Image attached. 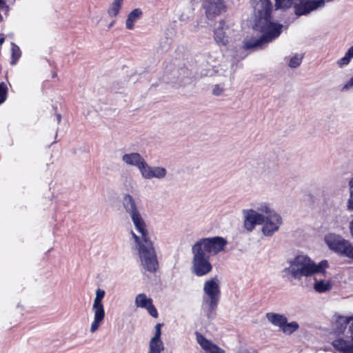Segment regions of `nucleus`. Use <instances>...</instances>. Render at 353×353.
<instances>
[{
  "instance_id": "nucleus-1",
  "label": "nucleus",
  "mask_w": 353,
  "mask_h": 353,
  "mask_svg": "<svg viewBox=\"0 0 353 353\" xmlns=\"http://www.w3.org/2000/svg\"><path fill=\"white\" fill-rule=\"evenodd\" d=\"M255 15L254 28L263 33L258 39L245 40L243 48L249 50L261 47L271 42L281 33L283 25L271 19L272 4L270 0H252Z\"/></svg>"
},
{
  "instance_id": "nucleus-2",
  "label": "nucleus",
  "mask_w": 353,
  "mask_h": 353,
  "mask_svg": "<svg viewBox=\"0 0 353 353\" xmlns=\"http://www.w3.org/2000/svg\"><path fill=\"white\" fill-rule=\"evenodd\" d=\"M228 244L221 236L202 238L192 246V272L197 276H203L212 270L210 259L223 251Z\"/></svg>"
},
{
  "instance_id": "nucleus-3",
  "label": "nucleus",
  "mask_w": 353,
  "mask_h": 353,
  "mask_svg": "<svg viewBox=\"0 0 353 353\" xmlns=\"http://www.w3.org/2000/svg\"><path fill=\"white\" fill-rule=\"evenodd\" d=\"M288 263L290 266L285 268L282 272L283 277L289 281L300 280L303 276H310L314 272H319V270L323 267H328V263L325 260L316 264L308 256L303 255L296 256L294 259L288 261Z\"/></svg>"
},
{
  "instance_id": "nucleus-4",
  "label": "nucleus",
  "mask_w": 353,
  "mask_h": 353,
  "mask_svg": "<svg viewBox=\"0 0 353 353\" xmlns=\"http://www.w3.org/2000/svg\"><path fill=\"white\" fill-rule=\"evenodd\" d=\"M132 237L137 245V250L143 268L150 272H155L158 268V261L154 248L147 233L145 241L142 235L139 236L132 232Z\"/></svg>"
},
{
  "instance_id": "nucleus-5",
  "label": "nucleus",
  "mask_w": 353,
  "mask_h": 353,
  "mask_svg": "<svg viewBox=\"0 0 353 353\" xmlns=\"http://www.w3.org/2000/svg\"><path fill=\"white\" fill-rule=\"evenodd\" d=\"M256 210L263 213L265 221L262 227V232L266 236H272L279 230L282 224V218L266 203H261L256 205Z\"/></svg>"
},
{
  "instance_id": "nucleus-6",
  "label": "nucleus",
  "mask_w": 353,
  "mask_h": 353,
  "mask_svg": "<svg viewBox=\"0 0 353 353\" xmlns=\"http://www.w3.org/2000/svg\"><path fill=\"white\" fill-rule=\"evenodd\" d=\"M105 296V291L100 288L96 291V296L94 300L92 310L94 312V321L90 326V332H95L103 323L105 318V310L102 300Z\"/></svg>"
},
{
  "instance_id": "nucleus-7",
  "label": "nucleus",
  "mask_w": 353,
  "mask_h": 353,
  "mask_svg": "<svg viewBox=\"0 0 353 353\" xmlns=\"http://www.w3.org/2000/svg\"><path fill=\"white\" fill-rule=\"evenodd\" d=\"M325 241L332 250L345 256H348L349 250L352 247V245L348 241L343 239L339 235L329 234L325 236Z\"/></svg>"
},
{
  "instance_id": "nucleus-8",
  "label": "nucleus",
  "mask_w": 353,
  "mask_h": 353,
  "mask_svg": "<svg viewBox=\"0 0 353 353\" xmlns=\"http://www.w3.org/2000/svg\"><path fill=\"white\" fill-rule=\"evenodd\" d=\"M243 214L244 215V228L249 232H252L256 225H261L265 221L263 213L256 210V205L255 206V210H243Z\"/></svg>"
},
{
  "instance_id": "nucleus-9",
  "label": "nucleus",
  "mask_w": 353,
  "mask_h": 353,
  "mask_svg": "<svg viewBox=\"0 0 353 353\" xmlns=\"http://www.w3.org/2000/svg\"><path fill=\"white\" fill-rule=\"evenodd\" d=\"M325 5V0H300L294 6V12L298 16L305 15Z\"/></svg>"
},
{
  "instance_id": "nucleus-10",
  "label": "nucleus",
  "mask_w": 353,
  "mask_h": 353,
  "mask_svg": "<svg viewBox=\"0 0 353 353\" xmlns=\"http://www.w3.org/2000/svg\"><path fill=\"white\" fill-rule=\"evenodd\" d=\"M323 267L318 272H314V289L319 293L330 291L332 289V283L330 279H325V268Z\"/></svg>"
},
{
  "instance_id": "nucleus-11",
  "label": "nucleus",
  "mask_w": 353,
  "mask_h": 353,
  "mask_svg": "<svg viewBox=\"0 0 353 353\" xmlns=\"http://www.w3.org/2000/svg\"><path fill=\"white\" fill-rule=\"evenodd\" d=\"M203 7L207 18L210 20L219 15L225 8L222 0H205L203 2Z\"/></svg>"
},
{
  "instance_id": "nucleus-12",
  "label": "nucleus",
  "mask_w": 353,
  "mask_h": 353,
  "mask_svg": "<svg viewBox=\"0 0 353 353\" xmlns=\"http://www.w3.org/2000/svg\"><path fill=\"white\" fill-rule=\"evenodd\" d=\"M203 292L205 296L203 299L219 301L221 291L219 283L215 279L208 280L204 283Z\"/></svg>"
},
{
  "instance_id": "nucleus-13",
  "label": "nucleus",
  "mask_w": 353,
  "mask_h": 353,
  "mask_svg": "<svg viewBox=\"0 0 353 353\" xmlns=\"http://www.w3.org/2000/svg\"><path fill=\"white\" fill-rule=\"evenodd\" d=\"M167 175V170L161 166H150L146 163L145 168L141 173L143 179L150 180L156 178L159 180L163 179Z\"/></svg>"
},
{
  "instance_id": "nucleus-14",
  "label": "nucleus",
  "mask_w": 353,
  "mask_h": 353,
  "mask_svg": "<svg viewBox=\"0 0 353 353\" xmlns=\"http://www.w3.org/2000/svg\"><path fill=\"white\" fill-rule=\"evenodd\" d=\"M121 159L126 165L137 168L141 174L147 163L144 158L138 152L125 154L122 156Z\"/></svg>"
},
{
  "instance_id": "nucleus-15",
  "label": "nucleus",
  "mask_w": 353,
  "mask_h": 353,
  "mask_svg": "<svg viewBox=\"0 0 353 353\" xmlns=\"http://www.w3.org/2000/svg\"><path fill=\"white\" fill-rule=\"evenodd\" d=\"M196 341L200 345L205 353H225V350L217 345L207 339L203 335L196 332Z\"/></svg>"
},
{
  "instance_id": "nucleus-16",
  "label": "nucleus",
  "mask_w": 353,
  "mask_h": 353,
  "mask_svg": "<svg viewBox=\"0 0 353 353\" xmlns=\"http://www.w3.org/2000/svg\"><path fill=\"white\" fill-rule=\"evenodd\" d=\"M349 331L353 341V323L350 326ZM333 347L341 353H353V343L343 339H337L332 342Z\"/></svg>"
},
{
  "instance_id": "nucleus-17",
  "label": "nucleus",
  "mask_w": 353,
  "mask_h": 353,
  "mask_svg": "<svg viewBox=\"0 0 353 353\" xmlns=\"http://www.w3.org/2000/svg\"><path fill=\"white\" fill-rule=\"evenodd\" d=\"M228 26L225 25L224 21L221 20L219 23V26L214 31V38L219 45L226 46L228 43V36L227 30Z\"/></svg>"
},
{
  "instance_id": "nucleus-18",
  "label": "nucleus",
  "mask_w": 353,
  "mask_h": 353,
  "mask_svg": "<svg viewBox=\"0 0 353 353\" xmlns=\"http://www.w3.org/2000/svg\"><path fill=\"white\" fill-rule=\"evenodd\" d=\"M219 301L203 299L201 310L208 319H212L214 318Z\"/></svg>"
},
{
  "instance_id": "nucleus-19",
  "label": "nucleus",
  "mask_w": 353,
  "mask_h": 353,
  "mask_svg": "<svg viewBox=\"0 0 353 353\" xmlns=\"http://www.w3.org/2000/svg\"><path fill=\"white\" fill-rule=\"evenodd\" d=\"M122 204L130 216L140 213L134 199L129 194H125L122 199Z\"/></svg>"
},
{
  "instance_id": "nucleus-20",
  "label": "nucleus",
  "mask_w": 353,
  "mask_h": 353,
  "mask_svg": "<svg viewBox=\"0 0 353 353\" xmlns=\"http://www.w3.org/2000/svg\"><path fill=\"white\" fill-rule=\"evenodd\" d=\"M130 218L135 229L140 234L142 235L143 240L145 241L147 238V233H148V232L146 229V224L142 218L141 213L131 216Z\"/></svg>"
},
{
  "instance_id": "nucleus-21",
  "label": "nucleus",
  "mask_w": 353,
  "mask_h": 353,
  "mask_svg": "<svg viewBox=\"0 0 353 353\" xmlns=\"http://www.w3.org/2000/svg\"><path fill=\"white\" fill-rule=\"evenodd\" d=\"M268 321L274 326L279 327L281 330L285 323H287V317L283 314L268 312L265 314Z\"/></svg>"
},
{
  "instance_id": "nucleus-22",
  "label": "nucleus",
  "mask_w": 353,
  "mask_h": 353,
  "mask_svg": "<svg viewBox=\"0 0 353 353\" xmlns=\"http://www.w3.org/2000/svg\"><path fill=\"white\" fill-rule=\"evenodd\" d=\"M353 320V316L347 317L339 316L335 323V332L337 334L343 333L346 329L347 325Z\"/></svg>"
},
{
  "instance_id": "nucleus-23",
  "label": "nucleus",
  "mask_w": 353,
  "mask_h": 353,
  "mask_svg": "<svg viewBox=\"0 0 353 353\" xmlns=\"http://www.w3.org/2000/svg\"><path fill=\"white\" fill-rule=\"evenodd\" d=\"M143 14V12L140 8H135L132 10L128 15L126 19V28L129 30H132L134 28V23L138 19H139Z\"/></svg>"
},
{
  "instance_id": "nucleus-24",
  "label": "nucleus",
  "mask_w": 353,
  "mask_h": 353,
  "mask_svg": "<svg viewBox=\"0 0 353 353\" xmlns=\"http://www.w3.org/2000/svg\"><path fill=\"white\" fill-rule=\"evenodd\" d=\"M178 74L177 77L174 80H172L171 83L174 85H178L179 86L183 85L186 83V80L185 79V77H188L190 73L187 68H183L176 71H174V75Z\"/></svg>"
},
{
  "instance_id": "nucleus-25",
  "label": "nucleus",
  "mask_w": 353,
  "mask_h": 353,
  "mask_svg": "<svg viewBox=\"0 0 353 353\" xmlns=\"http://www.w3.org/2000/svg\"><path fill=\"white\" fill-rule=\"evenodd\" d=\"M152 303L151 298H148L146 294L141 293L137 295L134 304L137 307L146 308L148 306Z\"/></svg>"
},
{
  "instance_id": "nucleus-26",
  "label": "nucleus",
  "mask_w": 353,
  "mask_h": 353,
  "mask_svg": "<svg viewBox=\"0 0 353 353\" xmlns=\"http://www.w3.org/2000/svg\"><path fill=\"white\" fill-rule=\"evenodd\" d=\"M163 350L164 345L161 339L150 340L148 353H161Z\"/></svg>"
},
{
  "instance_id": "nucleus-27",
  "label": "nucleus",
  "mask_w": 353,
  "mask_h": 353,
  "mask_svg": "<svg viewBox=\"0 0 353 353\" xmlns=\"http://www.w3.org/2000/svg\"><path fill=\"white\" fill-rule=\"evenodd\" d=\"M299 329V325L296 321L285 323L281 330L284 334L290 335Z\"/></svg>"
},
{
  "instance_id": "nucleus-28",
  "label": "nucleus",
  "mask_w": 353,
  "mask_h": 353,
  "mask_svg": "<svg viewBox=\"0 0 353 353\" xmlns=\"http://www.w3.org/2000/svg\"><path fill=\"white\" fill-rule=\"evenodd\" d=\"M123 0H114L110 5L108 13L110 17H116L122 6Z\"/></svg>"
},
{
  "instance_id": "nucleus-29",
  "label": "nucleus",
  "mask_w": 353,
  "mask_h": 353,
  "mask_svg": "<svg viewBox=\"0 0 353 353\" xmlns=\"http://www.w3.org/2000/svg\"><path fill=\"white\" fill-rule=\"evenodd\" d=\"M12 61L10 62L11 65H15L17 60L20 58L21 52L19 46H17L14 43H12Z\"/></svg>"
},
{
  "instance_id": "nucleus-30",
  "label": "nucleus",
  "mask_w": 353,
  "mask_h": 353,
  "mask_svg": "<svg viewBox=\"0 0 353 353\" xmlns=\"http://www.w3.org/2000/svg\"><path fill=\"white\" fill-rule=\"evenodd\" d=\"M294 0H275L276 9H288L290 8Z\"/></svg>"
},
{
  "instance_id": "nucleus-31",
  "label": "nucleus",
  "mask_w": 353,
  "mask_h": 353,
  "mask_svg": "<svg viewBox=\"0 0 353 353\" xmlns=\"http://www.w3.org/2000/svg\"><path fill=\"white\" fill-rule=\"evenodd\" d=\"M303 56L302 54H296L289 61L288 65L292 68H296L300 65L302 62Z\"/></svg>"
},
{
  "instance_id": "nucleus-32",
  "label": "nucleus",
  "mask_w": 353,
  "mask_h": 353,
  "mask_svg": "<svg viewBox=\"0 0 353 353\" xmlns=\"http://www.w3.org/2000/svg\"><path fill=\"white\" fill-rule=\"evenodd\" d=\"M350 197L347 202V208L350 211H353V177L350 180L349 183Z\"/></svg>"
},
{
  "instance_id": "nucleus-33",
  "label": "nucleus",
  "mask_w": 353,
  "mask_h": 353,
  "mask_svg": "<svg viewBox=\"0 0 353 353\" xmlns=\"http://www.w3.org/2000/svg\"><path fill=\"white\" fill-rule=\"evenodd\" d=\"M8 88L5 83L2 82L0 83V104L3 103L7 96Z\"/></svg>"
},
{
  "instance_id": "nucleus-34",
  "label": "nucleus",
  "mask_w": 353,
  "mask_h": 353,
  "mask_svg": "<svg viewBox=\"0 0 353 353\" xmlns=\"http://www.w3.org/2000/svg\"><path fill=\"white\" fill-rule=\"evenodd\" d=\"M352 58L350 57H348V54L345 53V56L341 59H339L336 63L340 68H343L345 65H347L350 61H351Z\"/></svg>"
},
{
  "instance_id": "nucleus-35",
  "label": "nucleus",
  "mask_w": 353,
  "mask_h": 353,
  "mask_svg": "<svg viewBox=\"0 0 353 353\" xmlns=\"http://www.w3.org/2000/svg\"><path fill=\"white\" fill-rule=\"evenodd\" d=\"M163 325V323H157L155 325V333L154 336L151 339H161V327Z\"/></svg>"
},
{
  "instance_id": "nucleus-36",
  "label": "nucleus",
  "mask_w": 353,
  "mask_h": 353,
  "mask_svg": "<svg viewBox=\"0 0 353 353\" xmlns=\"http://www.w3.org/2000/svg\"><path fill=\"white\" fill-rule=\"evenodd\" d=\"M224 92V88L219 84H216L213 86L212 94L214 96H221Z\"/></svg>"
},
{
  "instance_id": "nucleus-37",
  "label": "nucleus",
  "mask_w": 353,
  "mask_h": 353,
  "mask_svg": "<svg viewBox=\"0 0 353 353\" xmlns=\"http://www.w3.org/2000/svg\"><path fill=\"white\" fill-rule=\"evenodd\" d=\"M145 309L152 317L157 318L158 316V312L152 303H150Z\"/></svg>"
},
{
  "instance_id": "nucleus-38",
  "label": "nucleus",
  "mask_w": 353,
  "mask_h": 353,
  "mask_svg": "<svg viewBox=\"0 0 353 353\" xmlns=\"http://www.w3.org/2000/svg\"><path fill=\"white\" fill-rule=\"evenodd\" d=\"M353 88V75L352 77L350 79V80L344 85L342 88L343 91L348 90Z\"/></svg>"
},
{
  "instance_id": "nucleus-39",
  "label": "nucleus",
  "mask_w": 353,
  "mask_h": 353,
  "mask_svg": "<svg viewBox=\"0 0 353 353\" xmlns=\"http://www.w3.org/2000/svg\"><path fill=\"white\" fill-rule=\"evenodd\" d=\"M346 53L348 54V57H350L352 59L353 58V46L348 49Z\"/></svg>"
},
{
  "instance_id": "nucleus-40",
  "label": "nucleus",
  "mask_w": 353,
  "mask_h": 353,
  "mask_svg": "<svg viewBox=\"0 0 353 353\" xmlns=\"http://www.w3.org/2000/svg\"><path fill=\"white\" fill-rule=\"evenodd\" d=\"M347 257L353 259V246L352 245L351 249L349 250Z\"/></svg>"
},
{
  "instance_id": "nucleus-41",
  "label": "nucleus",
  "mask_w": 353,
  "mask_h": 353,
  "mask_svg": "<svg viewBox=\"0 0 353 353\" xmlns=\"http://www.w3.org/2000/svg\"><path fill=\"white\" fill-rule=\"evenodd\" d=\"M171 43H172L171 39H167L166 46H164V48H166L167 47L170 46Z\"/></svg>"
},
{
  "instance_id": "nucleus-42",
  "label": "nucleus",
  "mask_w": 353,
  "mask_h": 353,
  "mask_svg": "<svg viewBox=\"0 0 353 353\" xmlns=\"http://www.w3.org/2000/svg\"><path fill=\"white\" fill-rule=\"evenodd\" d=\"M56 117H57V123H59L61 121V115L60 114H57Z\"/></svg>"
},
{
  "instance_id": "nucleus-43",
  "label": "nucleus",
  "mask_w": 353,
  "mask_h": 353,
  "mask_svg": "<svg viewBox=\"0 0 353 353\" xmlns=\"http://www.w3.org/2000/svg\"><path fill=\"white\" fill-rule=\"evenodd\" d=\"M350 228L351 234L353 236V220L350 222Z\"/></svg>"
},
{
  "instance_id": "nucleus-44",
  "label": "nucleus",
  "mask_w": 353,
  "mask_h": 353,
  "mask_svg": "<svg viewBox=\"0 0 353 353\" xmlns=\"http://www.w3.org/2000/svg\"><path fill=\"white\" fill-rule=\"evenodd\" d=\"M114 23H115V21H112V22L108 25V28H112V27L114 26Z\"/></svg>"
},
{
  "instance_id": "nucleus-45",
  "label": "nucleus",
  "mask_w": 353,
  "mask_h": 353,
  "mask_svg": "<svg viewBox=\"0 0 353 353\" xmlns=\"http://www.w3.org/2000/svg\"><path fill=\"white\" fill-rule=\"evenodd\" d=\"M4 40H5V39L3 37H0V45L3 44V43L4 42Z\"/></svg>"
},
{
  "instance_id": "nucleus-46",
  "label": "nucleus",
  "mask_w": 353,
  "mask_h": 353,
  "mask_svg": "<svg viewBox=\"0 0 353 353\" xmlns=\"http://www.w3.org/2000/svg\"><path fill=\"white\" fill-rule=\"evenodd\" d=\"M53 77H57V74H56V73H54V74H53Z\"/></svg>"
}]
</instances>
